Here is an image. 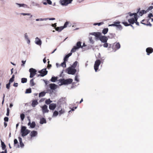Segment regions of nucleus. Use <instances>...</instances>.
Here are the masks:
<instances>
[{"label":"nucleus","mask_w":153,"mask_h":153,"mask_svg":"<svg viewBox=\"0 0 153 153\" xmlns=\"http://www.w3.org/2000/svg\"><path fill=\"white\" fill-rule=\"evenodd\" d=\"M145 12L144 10H140V8H139L137 9L136 13L129 12L126 14V18L127 19H138L140 17L142 16Z\"/></svg>","instance_id":"f257e3e1"},{"label":"nucleus","mask_w":153,"mask_h":153,"mask_svg":"<svg viewBox=\"0 0 153 153\" xmlns=\"http://www.w3.org/2000/svg\"><path fill=\"white\" fill-rule=\"evenodd\" d=\"M30 130L27 129L26 127L25 126H22L21 132L22 137H24L26 136L28 134L30 133Z\"/></svg>","instance_id":"f03ea898"},{"label":"nucleus","mask_w":153,"mask_h":153,"mask_svg":"<svg viewBox=\"0 0 153 153\" xmlns=\"http://www.w3.org/2000/svg\"><path fill=\"white\" fill-rule=\"evenodd\" d=\"M59 81L61 83V85H68L71 83L73 81V79H59Z\"/></svg>","instance_id":"7ed1b4c3"},{"label":"nucleus","mask_w":153,"mask_h":153,"mask_svg":"<svg viewBox=\"0 0 153 153\" xmlns=\"http://www.w3.org/2000/svg\"><path fill=\"white\" fill-rule=\"evenodd\" d=\"M128 21L129 23L126 22H123L122 23L126 26H129L131 24H133L134 23H136V25H139V23L137 22V20H128Z\"/></svg>","instance_id":"20e7f679"},{"label":"nucleus","mask_w":153,"mask_h":153,"mask_svg":"<svg viewBox=\"0 0 153 153\" xmlns=\"http://www.w3.org/2000/svg\"><path fill=\"white\" fill-rule=\"evenodd\" d=\"M73 0H61L60 3L62 5L66 6L69 4L71 3Z\"/></svg>","instance_id":"39448f33"},{"label":"nucleus","mask_w":153,"mask_h":153,"mask_svg":"<svg viewBox=\"0 0 153 153\" xmlns=\"http://www.w3.org/2000/svg\"><path fill=\"white\" fill-rule=\"evenodd\" d=\"M101 63V61L99 59H97L96 61L94 64V68L95 71H97L98 70L99 66Z\"/></svg>","instance_id":"423d86ee"},{"label":"nucleus","mask_w":153,"mask_h":153,"mask_svg":"<svg viewBox=\"0 0 153 153\" xmlns=\"http://www.w3.org/2000/svg\"><path fill=\"white\" fill-rule=\"evenodd\" d=\"M29 72L30 73V77L32 78L36 74L37 71L35 69L31 68L30 69Z\"/></svg>","instance_id":"0eeeda50"},{"label":"nucleus","mask_w":153,"mask_h":153,"mask_svg":"<svg viewBox=\"0 0 153 153\" xmlns=\"http://www.w3.org/2000/svg\"><path fill=\"white\" fill-rule=\"evenodd\" d=\"M76 72V70L71 67L69 68L68 69V73L72 75L74 74Z\"/></svg>","instance_id":"6e6552de"},{"label":"nucleus","mask_w":153,"mask_h":153,"mask_svg":"<svg viewBox=\"0 0 153 153\" xmlns=\"http://www.w3.org/2000/svg\"><path fill=\"white\" fill-rule=\"evenodd\" d=\"M40 74L38 76H44L46 75L48 73V71L46 70V69H43L39 71Z\"/></svg>","instance_id":"1a4fd4ad"},{"label":"nucleus","mask_w":153,"mask_h":153,"mask_svg":"<svg viewBox=\"0 0 153 153\" xmlns=\"http://www.w3.org/2000/svg\"><path fill=\"white\" fill-rule=\"evenodd\" d=\"M37 134V132L36 131L34 130L31 131L30 134V139H32V137L36 136Z\"/></svg>","instance_id":"9d476101"},{"label":"nucleus","mask_w":153,"mask_h":153,"mask_svg":"<svg viewBox=\"0 0 153 153\" xmlns=\"http://www.w3.org/2000/svg\"><path fill=\"white\" fill-rule=\"evenodd\" d=\"M149 20H142L141 21V22L142 24H143L144 25H146L151 26L150 22L149 21Z\"/></svg>","instance_id":"9b49d317"},{"label":"nucleus","mask_w":153,"mask_h":153,"mask_svg":"<svg viewBox=\"0 0 153 153\" xmlns=\"http://www.w3.org/2000/svg\"><path fill=\"white\" fill-rule=\"evenodd\" d=\"M146 51L147 53V55H149L150 54L153 52V49L151 47H149L146 49Z\"/></svg>","instance_id":"f8f14e48"},{"label":"nucleus","mask_w":153,"mask_h":153,"mask_svg":"<svg viewBox=\"0 0 153 153\" xmlns=\"http://www.w3.org/2000/svg\"><path fill=\"white\" fill-rule=\"evenodd\" d=\"M100 39L102 42L105 43L107 42L108 39L105 36H101Z\"/></svg>","instance_id":"ddd939ff"},{"label":"nucleus","mask_w":153,"mask_h":153,"mask_svg":"<svg viewBox=\"0 0 153 153\" xmlns=\"http://www.w3.org/2000/svg\"><path fill=\"white\" fill-rule=\"evenodd\" d=\"M43 113H48L49 110L48 109L47 106L46 105H44L42 107Z\"/></svg>","instance_id":"4468645a"},{"label":"nucleus","mask_w":153,"mask_h":153,"mask_svg":"<svg viewBox=\"0 0 153 153\" xmlns=\"http://www.w3.org/2000/svg\"><path fill=\"white\" fill-rule=\"evenodd\" d=\"M56 107V104L55 103L50 104L49 106V108L51 110H54Z\"/></svg>","instance_id":"2eb2a0df"},{"label":"nucleus","mask_w":153,"mask_h":153,"mask_svg":"<svg viewBox=\"0 0 153 153\" xmlns=\"http://www.w3.org/2000/svg\"><path fill=\"white\" fill-rule=\"evenodd\" d=\"M92 35L95 36L97 38H100L101 36V33L100 32H94L91 34Z\"/></svg>","instance_id":"dca6fc26"},{"label":"nucleus","mask_w":153,"mask_h":153,"mask_svg":"<svg viewBox=\"0 0 153 153\" xmlns=\"http://www.w3.org/2000/svg\"><path fill=\"white\" fill-rule=\"evenodd\" d=\"M35 43L39 45H40L42 44L41 40L38 37L36 38Z\"/></svg>","instance_id":"f3484780"},{"label":"nucleus","mask_w":153,"mask_h":153,"mask_svg":"<svg viewBox=\"0 0 153 153\" xmlns=\"http://www.w3.org/2000/svg\"><path fill=\"white\" fill-rule=\"evenodd\" d=\"M38 104V102L37 100H35L32 101L31 105L33 107H35Z\"/></svg>","instance_id":"a211bd4d"},{"label":"nucleus","mask_w":153,"mask_h":153,"mask_svg":"<svg viewBox=\"0 0 153 153\" xmlns=\"http://www.w3.org/2000/svg\"><path fill=\"white\" fill-rule=\"evenodd\" d=\"M120 22L119 21L114 22V23L109 25H108L109 26H115L117 27L118 25L120 24Z\"/></svg>","instance_id":"6ab92c4d"},{"label":"nucleus","mask_w":153,"mask_h":153,"mask_svg":"<svg viewBox=\"0 0 153 153\" xmlns=\"http://www.w3.org/2000/svg\"><path fill=\"white\" fill-rule=\"evenodd\" d=\"M16 4L18 5L19 6V7H23L25 8H27L28 7V6L27 5L25 4H19L18 3H16Z\"/></svg>","instance_id":"aec40b11"},{"label":"nucleus","mask_w":153,"mask_h":153,"mask_svg":"<svg viewBox=\"0 0 153 153\" xmlns=\"http://www.w3.org/2000/svg\"><path fill=\"white\" fill-rule=\"evenodd\" d=\"M49 85L51 89L54 90L56 88V85L55 84H51Z\"/></svg>","instance_id":"412c9836"},{"label":"nucleus","mask_w":153,"mask_h":153,"mask_svg":"<svg viewBox=\"0 0 153 153\" xmlns=\"http://www.w3.org/2000/svg\"><path fill=\"white\" fill-rule=\"evenodd\" d=\"M46 123V119L44 118H42L40 119V123L41 124H43L44 123Z\"/></svg>","instance_id":"4be33fe9"},{"label":"nucleus","mask_w":153,"mask_h":153,"mask_svg":"<svg viewBox=\"0 0 153 153\" xmlns=\"http://www.w3.org/2000/svg\"><path fill=\"white\" fill-rule=\"evenodd\" d=\"M1 147L2 149L3 150H5V149H6V146L5 144L4 143V142H3L1 140Z\"/></svg>","instance_id":"5701e85b"},{"label":"nucleus","mask_w":153,"mask_h":153,"mask_svg":"<svg viewBox=\"0 0 153 153\" xmlns=\"http://www.w3.org/2000/svg\"><path fill=\"white\" fill-rule=\"evenodd\" d=\"M72 54L71 53H70L65 56V57L64 58V61L65 62L67 61L68 60V58Z\"/></svg>","instance_id":"b1692460"},{"label":"nucleus","mask_w":153,"mask_h":153,"mask_svg":"<svg viewBox=\"0 0 153 153\" xmlns=\"http://www.w3.org/2000/svg\"><path fill=\"white\" fill-rule=\"evenodd\" d=\"M18 138H19V141L20 142V146L21 147H23L24 146V145L22 142V138L20 137H19Z\"/></svg>","instance_id":"393cba45"},{"label":"nucleus","mask_w":153,"mask_h":153,"mask_svg":"<svg viewBox=\"0 0 153 153\" xmlns=\"http://www.w3.org/2000/svg\"><path fill=\"white\" fill-rule=\"evenodd\" d=\"M64 28V27L62 26L60 27H56V28L55 30H56L57 31L60 32L61 31H62Z\"/></svg>","instance_id":"a878e982"},{"label":"nucleus","mask_w":153,"mask_h":153,"mask_svg":"<svg viewBox=\"0 0 153 153\" xmlns=\"http://www.w3.org/2000/svg\"><path fill=\"white\" fill-rule=\"evenodd\" d=\"M153 8V6H150L146 10H144L145 11V12L143 13V14L146 13L147 12H148L149 10H152Z\"/></svg>","instance_id":"bb28decb"},{"label":"nucleus","mask_w":153,"mask_h":153,"mask_svg":"<svg viewBox=\"0 0 153 153\" xmlns=\"http://www.w3.org/2000/svg\"><path fill=\"white\" fill-rule=\"evenodd\" d=\"M21 15H23V16H26V15H28V16H30V18H35V17L34 16L33 17L32 15H30V14L29 13H21Z\"/></svg>","instance_id":"cd10ccee"},{"label":"nucleus","mask_w":153,"mask_h":153,"mask_svg":"<svg viewBox=\"0 0 153 153\" xmlns=\"http://www.w3.org/2000/svg\"><path fill=\"white\" fill-rule=\"evenodd\" d=\"M79 48L76 46H74L73 48L71 50V51L72 52H75V51H76V50L78 49H79Z\"/></svg>","instance_id":"c85d7f7f"},{"label":"nucleus","mask_w":153,"mask_h":153,"mask_svg":"<svg viewBox=\"0 0 153 153\" xmlns=\"http://www.w3.org/2000/svg\"><path fill=\"white\" fill-rule=\"evenodd\" d=\"M81 43L82 42H78L76 43V46H77L79 48H82V46H81Z\"/></svg>","instance_id":"c756f323"},{"label":"nucleus","mask_w":153,"mask_h":153,"mask_svg":"<svg viewBox=\"0 0 153 153\" xmlns=\"http://www.w3.org/2000/svg\"><path fill=\"white\" fill-rule=\"evenodd\" d=\"M120 47V45L119 43H117L114 45V48L116 49H119Z\"/></svg>","instance_id":"7c9ffc66"},{"label":"nucleus","mask_w":153,"mask_h":153,"mask_svg":"<svg viewBox=\"0 0 153 153\" xmlns=\"http://www.w3.org/2000/svg\"><path fill=\"white\" fill-rule=\"evenodd\" d=\"M108 31V28H105L103 29L102 31V33L104 34H105L107 33Z\"/></svg>","instance_id":"2f4dec72"},{"label":"nucleus","mask_w":153,"mask_h":153,"mask_svg":"<svg viewBox=\"0 0 153 153\" xmlns=\"http://www.w3.org/2000/svg\"><path fill=\"white\" fill-rule=\"evenodd\" d=\"M57 77H52L51 79V81L53 82H55L57 80Z\"/></svg>","instance_id":"473e14b6"},{"label":"nucleus","mask_w":153,"mask_h":153,"mask_svg":"<svg viewBox=\"0 0 153 153\" xmlns=\"http://www.w3.org/2000/svg\"><path fill=\"white\" fill-rule=\"evenodd\" d=\"M34 79L33 78L30 81V84L31 86H33L35 85V83L33 81Z\"/></svg>","instance_id":"72a5a7b5"},{"label":"nucleus","mask_w":153,"mask_h":153,"mask_svg":"<svg viewBox=\"0 0 153 153\" xmlns=\"http://www.w3.org/2000/svg\"><path fill=\"white\" fill-rule=\"evenodd\" d=\"M78 63V62L77 61H76L73 64L72 66H71V67L75 68L76 67V66L77 64Z\"/></svg>","instance_id":"f704fd0d"},{"label":"nucleus","mask_w":153,"mask_h":153,"mask_svg":"<svg viewBox=\"0 0 153 153\" xmlns=\"http://www.w3.org/2000/svg\"><path fill=\"white\" fill-rule=\"evenodd\" d=\"M46 93L44 92H42L40 93L39 94V97H41L44 96L45 94Z\"/></svg>","instance_id":"c9c22d12"},{"label":"nucleus","mask_w":153,"mask_h":153,"mask_svg":"<svg viewBox=\"0 0 153 153\" xmlns=\"http://www.w3.org/2000/svg\"><path fill=\"white\" fill-rule=\"evenodd\" d=\"M148 17L149 19H153V13H150L148 15Z\"/></svg>","instance_id":"e433bc0d"},{"label":"nucleus","mask_w":153,"mask_h":153,"mask_svg":"<svg viewBox=\"0 0 153 153\" xmlns=\"http://www.w3.org/2000/svg\"><path fill=\"white\" fill-rule=\"evenodd\" d=\"M52 102V101L50 99H47L45 100V103L47 104H50L51 102Z\"/></svg>","instance_id":"4c0bfd02"},{"label":"nucleus","mask_w":153,"mask_h":153,"mask_svg":"<svg viewBox=\"0 0 153 153\" xmlns=\"http://www.w3.org/2000/svg\"><path fill=\"white\" fill-rule=\"evenodd\" d=\"M104 24V22H101L100 23H94V25H98L99 26H100L101 25H102Z\"/></svg>","instance_id":"58836bf2"},{"label":"nucleus","mask_w":153,"mask_h":153,"mask_svg":"<svg viewBox=\"0 0 153 153\" xmlns=\"http://www.w3.org/2000/svg\"><path fill=\"white\" fill-rule=\"evenodd\" d=\"M27 79L26 78H23L21 79V82L22 83H25L27 82Z\"/></svg>","instance_id":"ea45409f"},{"label":"nucleus","mask_w":153,"mask_h":153,"mask_svg":"<svg viewBox=\"0 0 153 153\" xmlns=\"http://www.w3.org/2000/svg\"><path fill=\"white\" fill-rule=\"evenodd\" d=\"M36 124L34 122H33L30 125V127L31 128H34L35 127Z\"/></svg>","instance_id":"a19ab883"},{"label":"nucleus","mask_w":153,"mask_h":153,"mask_svg":"<svg viewBox=\"0 0 153 153\" xmlns=\"http://www.w3.org/2000/svg\"><path fill=\"white\" fill-rule=\"evenodd\" d=\"M25 117V115L24 114H20V117L21 120L23 121Z\"/></svg>","instance_id":"79ce46f5"},{"label":"nucleus","mask_w":153,"mask_h":153,"mask_svg":"<svg viewBox=\"0 0 153 153\" xmlns=\"http://www.w3.org/2000/svg\"><path fill=\"white\" fill-rule=\"evenodd\" d=\"M66 62L65 61H64L62 63L61 65L62 67L64 68H65L66 67Z\"/></svg>","instance_id":"37998d69"},{"label":"nucleus","mask_w":153,"mask_h":153,"mask_svg":"<svg viewBox=\"0 0 153 153\" xmlns=\"http://www.w3.org/2000/svg\"><path fill=\"white\" fill-rule=\"evenodd\" d=\"M31 92V90L30 88L27 89L25 93H30Z\"/></svg>","instance_id":"c03bdc74"},{"label":"nucleus","mask_w":153,"mask_h":153,"mask_svg":"<svg viewBox=\"0 0 153 153\" xmlns=\"http://www.w3.org/2000/svg\"><path fill=\"white\" fill-rule=\"evenodd\" d=\"M58 114V112L57 111H55L53 113V115L54 116H56Z\"/></svg>","instance_id":"a18cd8bd"},{"label":"nucleus","mask_w":153,"mask_h":153,"mask_svg":"<svg viewBox=\"0 0 153 153\" xmlns=\"http://www.w3.org/2000/svg\"><path fill=\"white\" fill-rule=\"evenodd\" d=\"M89 40L91 43L92 44H93L94 43V41L92 37H89Z\"/></svg>","instance_id":"49530a36"},{"label":"nucleus","mask_w":153,"mask_h":153,"mask_svg":"<svg viewBox=\"0 0 153 153\" xmlns=\"http://www.w3.org/2000/svg\"><path fill=\"white\" fill-rule=\"evenodd\" d=\"M120 30H121L123 28L122 26L120 24L117 27Z\"/></svg>","instance_id":"de8ad7c7"},{"label":"nucleus","mask_w":153,"mask_h":153,"mask_svg":"<svg viewBox=\"0 0 153 153\" xmlns=\"http://www.w3.org/2000/svg\"><path fill=\"white\" fill-rule=\"evenodd\" d=\"M10 83H8L6 85V87L8 89H9L10 87Z\"/></svg>","instance_id":"09e8293b"},{"label":"nucleus","mask_w":153,"mask_h":153,"mask_svg":"<svg viewBox=\"0 0 153 153\" xmlns=\"http://www.w3.org/2000/svg\"><path fill=\"white\" fill-rule=\"evenodd\" d=\"M59 115H61L62 114H63L65 112V111L64 110L61 109V110L59 111Z\"/></svg>","instance_id":"8fccbe9b"},{"label":"nucleus","mask_w":153,"mask_h":153,"mask_svg":"<svg viewBox=\"0 0 153 153\" xmlns=\"http://www.w3.org/2000/svg\"><path fill=\"white\" fill-rule=\"evenodd\" d=\"M9 112H10V110L9 109V108H7V112L6 114V115L7 116H9Z\"/></svg>","instance_id":"3c124183"},{"label":"nucleus","mask_w":153,"mask_h":153,"mask_svg":"<svg viewBox=\"0 0 153 153\" xmlns=\"http://www.w3.org/2000/svg\"><path fill=\"white\" fill-rule=\"evenodd\" d=\"M68 23L69 22H66L64 24V26L63 27H64V28L66 27Z\"/></svg>","instance_id":"603ef678"},{"label":"nucleus","mask_w":153,"mask_h":153,"mask_svg":"<svg viewBox=\"0 0 153 153\" xmlns=\"http://www.w3.org/2000/svg\"><path fill=\"white\" fill-rule=\"evenodd\" d=\"M47 2V4H52V2L50 0H46Z\"/></svg>","instance_id":"864d4df0"},{"label":"nucleus","mask_w":153,"mask_h":153,"mask_svg":"<svg viewBox=\"0 0 153 153\" xmlns=\"http://www.w3.org/2000/svg\"><path fill=\"white\" fill-rule=\"evenodd\" d=\"M8 117H5L4 118V120L5 122H8Z\"/></svg>","instance_id":"5fc2aeb1"},{"label":"nucleus","mask_w":153,"mask_h":153,"mask_svg":"<svg viewBox=\"0 0 153 153\" xmlns=\"http://www.w3.org/2000/svg\"><path fill=\"white\" fill-rule=\"evenodd\" d=\"M108 46V43H106V42L103 45V47L105 48H107Z\"/></svg>","instance_id":"6e6d98bb"},{"label":"nucleus","mask_w":153,"mask_h":153,"mask_svg":"<svg viewBox=\"0 0 153 153\" xmlns=\"http://www.w3.org/2000/svg\"><path fill=\"white\" fill-rule=\"evenodd\" d=\"M14 81V79H12V78H11L9 81V83H11L13 82Z\"/></svg>","instance_id":"4d7b16f0"},{"label":"nucleus","mask_w":153,"mask_h":153,"mask_svg":"<svg viewBox=\"0 0 153 153\" xmlns=\"http://www.w3.org/2000/svg\"><path fill=\"white\" fill-rule=\"evenodd\" d=\"M14 145H15L18 143V141L16 139H15L14 140Z\"/></svg>","instance_id":"13d9d810"},{"label":"nucleus","mask_w":153,"mask_h":153,"mask_svg":"<svg viewBox=\"0 0 153 153\" xmlns=\"http://www.w3.org/2000/svg\"><path fill=\"white\" fill-rule=\"evenodd\" d=\"M75 81H76L77 82H79V79H78V76H75Z\"/></svg>","instance_id":"bf43d9fd"},{"label":"nucleus","mask_w":153,"mask_h":153,"mask_svg":"<svg viewBox=\"0 0 153 153\" xmlns=\"http://www.w3.org/2000/svg\"><path fill=\"white\" fill-rule=\"evenodd\" d=\"M46 0H43L42 1V3H43V4L45 5L47 4V3L46 2Z\"/></svg>","instance_id":"052dcab7"},{"label":"nucleus","mask_w":153,"mask_h":153,"mask_svg":"<svg viewBox=\"0 0 153 153\" xmlns=\"http://www.w3.org/2000/svg\"><path fill=\"white\" fill-rule=\"evenodd\" d=\"M0 1L2 4H4L5 3V1L4 0H0Z\"/></svg>","instance_id":"680f3d73"},{"label":"nucleus","mask_w":153,"mask_h":153,"mask_svg":"<svg viewBox=\"0 0 153 153\" xmlns=\"http://www.w3.org/2000/svg\"><path fill=\"white\" fill-rule=\"evenodd\" d=\"M13 86L15 87H17L18 86V83H14L13 85Z\"/></svg>","instance_id":"e2e57ef3"},{"label":"nucleus","mask_w":153,"mask_h":153,"mask_svg":"<svg viewBox=\"0 0 153 153\" xmlns=\"http://www.w3.org/2000/svg\"><path fill=\"white\" fill-rule=\"evenodd\" d=\"M52 26L53 27H54V28L56 29V23H54V24H52Z\"/></svg>","instance_id":"0e129e2a"},{"label":"nucleus","mask_w":153,"mask_h":153,"mask_svg":"<svg viewBox=\"0 0 153 153\" xmlns=\"http://www.w3.org/2000/svg\"><path fill=\"white\" fill-rule=\"evenodd\" d=\"M27 118L28 119V120L29 121V123H28V126L30 125V124H31L30 121V119L29 117H27Z\"/></svg>","instance_id":"69168bd1"},{"label":"nucleus","mask_w":153,"mask_h":153,"mask_svg":"<svg viewBox=\"0 0 153 153\" xmlns=\"http://www.w3.org/2000/svg\"><path fill=\"white\" fill-rule=\"evenodd\" d=\"M25 62H26V61H22V66H24V65L25 64Z\"/></svg>","instance_id":"338daca9"},{"label":"nucleus","mask_w":153,"mask_h":153,"mask_svg":"<svg viewBox=\"0 0 153 153\" xmlns=\"http://www.w3.org/2000/svg\"><path fill=\"white\" fill-rule=\"evenodd\" d=\"M0 153H7V149H5L4 150V151H2V152H1Z\"/></svg>","instance_id":"774afa93"}]
</instances>
